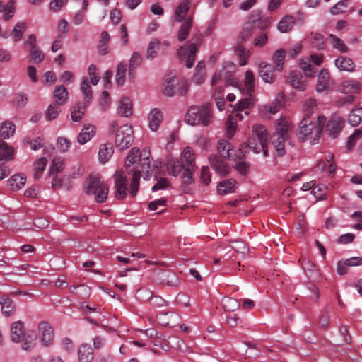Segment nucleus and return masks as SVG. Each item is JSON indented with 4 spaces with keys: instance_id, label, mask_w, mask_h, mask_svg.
<instances>
[{
    "instance_id": "nucleus-1",
    "label": "nucleus",
    "mask_w": 362,
    "mask_h": 362,
    "mask_svg": "<svg viewBox=\"0 0 362 362\" xmlns=\"http://www.w3.org/2000/svg\"><path fill=\"white\" fill-rule=\"evenodd\" d=\"M268 132L266 127L262 124H255L252 127V135L250 137L247 143L241 144L239 148L240 158L245 156L247 148L251 149L255 153L263 151L264 156H268Z\"/></svg>"
},
{
    "instance_id": "nucleus-2",
    "label": "nucleus",
    "mask_w": 362,
    "mask_h": 362,
    "mask_svg": "<svg viewBox=\"0 0 362 362\" xmlns=\"http://www.w3.org/2000/svg\"><path fill=\"white\" fill-rule=\"evenodd\" d=\"M326 121L323 115L318 116L317 119L310 116H305L298 124V138L303 141H308L310 143L318 140L321 136L322 128Z\"/></svg>"
},
{
    "instance_id": "nucleus-3",
    "label": "nucleus",
    "mask_w": 362,
    "mask_h": 362,
    "mask_svg": "<svg viewBox=\"0 0 362 362\" xmlns=\"http://www.w3.org/2000/svg\"><path fill=\"white\" fill-rule=\"evenodd\" d=\"M217 149L219 156H211L209 157V163L211 168L219 175H226L230 172V168L221 158L233 159L235 158V150L231 144L227 141L221 139L218 142Z\"/></svg>"
},
{
    "instance_id": "nucleus-4",
    "label": "nucleus",
    "mask_w": 362,
    "mask_h": 362,
    "mask_svg": "<svg viewBox=\"0 0 362 362\" xmlns=\"http://www.w3.org/2000/svg\"><path fill=\"white\" fill-rule=\"evenodd\" d=\"M254 105V99L249 95L248 98H245L239 100L236 104L233 111L228 116L226 122V133L228 137H232L237 128V122L243 119V114L248 115L250 110Z\"/></svg>"
},
{
    "instance_id": "nucleus-5",
    "label": "nucleus",
    "mask_w": 362,
    "mask_h": 362,
    "mask_svg": "<svg viewBox=\"0 0 362 362\" xmlns=\"http://www.w3.org/2000/svg\"><path fill=\"white\" fill-rule=\"evenodd\" d=\"M144 158L139 160V164L133 166V171L132 172V177L129 188V193L132 197H135L139 187V180L142 174H146L144 178L150 176L152 169L148 159L149 151L144 149Z\"/></svg>"
},
{
    "instance_id": "nucleus-6",
    "label": "nucleus",
    "mask_w": 362,
    "mask_h": 362,
    "mask_svg": "<svg viewBox=\"0 0 362 362\" xmlns=\"http://www.w3.org/2000/svg\"><path fill=\"white\" fill-rule=\"evenodd\" d=\"M211 107L204 105L200 107H190L186 113L185 121L191 125L208 126L211 123Z\"/></svg>"
},
{
    "instance_id": "nucleus-7",
    "label": "nucleus",
    "mask_w": 362,
    "mask_h": 362,
    "mask_svg": "<svg viewBox=\"0 0 362 362\" xmlns=\"http://www.w3.org/2000/svg\"><path fill=\"white\" fill-rule=\"evenodd\" d=\"M11 337L13 342L22 343L21 348L24 351H30L35 346V335L33 332H25L22 321H16L11 325Z\"/></svg>"
},
{
    "instance_id": "nucleus-8",
    "label": "nucleus",
    "mask_w": 362,
    "mask_h": 362,
    "mask_svg": "<svg viewBox=\"0 0 362 362\" xmlns=\"http://www.w3.org/2000/svg\"><path fill=\"white\" fill-rule=\"evenodd\" d=\"M291 124L286 118H280L276 123V132L272 137L276 153L279 156L285 154L284 142L288 139Z\"/></svg>"
},
{
    "instance_id": "nucleus-9",
    "label": "nucleus",
    "mask_w": 362,
    "mask_h": 362,
    "mask_svg": "<svg viewBox=\"0 0 362 362\" xmlns=\"http://www.w3.org/2000/svg\"><path fill=\"white\" fill-rule=\"evenodd\" d=\"M87 194H94L95 199L99 203L104 202L108 195V186L96 175H90L85 189Z\"/></svg>"
},
{
    "instance_id": "nucleus-10",
    "label": "nucleus",
    "mask_w": 362,
    "mask_h": 362,
    "mask_svg": "<svg viewBox=\"0 0 362 362\" xmlns=\"http://www.w3.org/2000/svg\"><path fill=\"white\" fill-rule=\"evenodd\" d=\"M180 162L185 173L184 182L191 183L192 174L197 169L194 151L189 146L185 147L180 154Z\"/></svg>"
},
{
    "instance_id": "nucleus-11",
    "label": "nucleus",
    "mask_w": 362,
    "mask_h": 362,
    "mask_svg": "<svg viewBox=\"0 0 362 362\" xmlns=\"http://www.w3.org/2000/svg\"><path fill=\"white\" fill-rule=\"evenodd\" d=\"M133 129L131 125L121 126L115 135V146L119 150L128 148L134 141Z\"/></svg>"
},
{
    "instance_id": "nucleus-12",
    "label": "nucleus",
    "mask_w": 362,
    "mask_h": 362,
    "mask_svg": "<svg viewBox=\"0 0 362 362\" xmlns=\"http://www.w3.org/2000/svg\"><path fill=\"white\" fill-rule=\"evenodd\" d=\"M115 197L117 199H124L127 194V178L122 170H117L114 175Z\"/></svg>"
},
{
    "instance_id": "nucleus-13",
    "label": "nucleus",
    "mask_w": 362,
    "mask_h": 362,
    "mask_svg": "<svg viewBox=\"0 0 362 362\" xmlns=\"http://www.w3.org/2000/svg\"><path fill=\"white\" fill-rule=\"evenodd\" d=\"M168 47L169 42L167 40L161 42L156 38L152 39L146 50V59H153L159 53H165Z\"/></svg>"
},
{
    "instance_id": "nucleus-14",
    "label": "nucleus",
    "mask_w": 362,
    "mask_h": 362,
    "mask_svg": "<svg viewBox=\"0 0 362 362\" xmlns=\"http://www.w3.org/2000/svg\"><path fill=\"white\" fill-rule=\"evenodd\" d=\"M226 67H231L233 68V64L231 62H226L224 67L223 69L216 71L212 77L211 80V85L215 86L216 85L219 81H221L223 78H224L226 85V86H233L239 88V83L236 78H230V77H228L227 73L226 71Z\"/></svg>"
},
{
    "instance_id": "nucleus-15",
    "label": "nucleus",
    "mask_w": 362,
    "mask_h": 362,
    "mask_svg": "<svg viewBox=\"0 0 362 362\" xmlns=\"http://www.w3.org/2000/svg\"><path fill=\"white\" fill-rule=\"evenodd\" d=\"M40 339L45 346L51 345L53 342L54 335L52 327L46 322H41L38 325Z\"/></svg>"
},
{
    "instance_id": "nucleus-16",
    "label": "nucleus",
    "mask_w": 362,
    "mask_h": 362,
    "mask_svg": "<svg viewBox=\"0 0 362 362\" xmlns=\"http://www.w3.org/2000/svg\"><path fill=\"white\" fill-rule=\"evenodd\" d=\"M344 121L339 116H333L328 121L326 126V132L332 137L336 138L341 132Z\"/></svg>"
},
{
    "instance_id": "nucleus-17",
    "label": "nucleus",
    "mask_w": 362,
    "mask_h": 362,
    "mask_svg": "<svg viewBox=\"0 0 362 362\" xmlns=\"http://www.w3.org/2000/svg\"><path fill=\"white\" fill-rule=\"evenodd\" d=\"M197 50L196 44H190L187 47H180L178 49V54L180 57H186V66L191 68L195 61V54Z\"/></svg>"
},
{
    "instance_id": "nucleus-18",
    "label": "nucleus",
    "mask_w": 362,
    "mask_h": 362,
    "mask_svg": "<svg viewBox=\"0 0 362 362\" xmlns=\"http://www.w3.org/2000/svg\"><path fill=\"white\" fill-rule=\"evenodd\" d=\"M192 2L190 0L181 1L175 9L173 18L177 23L186 19L187 14L190 9Z\"/></svg>"
},
{
    "instance_id": "nucleus-19",
    "label": "nucleus",
    "mask_w": 362,
    "mask_h": 362,
    "mask_svg": "<svg viewBox=\"0 0 362 362\" xmlns=\"http://www.w3.org/2000/svg\"><path fill=\"white\" fill-rule=\"evenodd\" d=\"M259 76L264 82L268 83H273L276 78L273 68L266 62L259 63Z\"/></svg>"
},
{
    "instance_id": "nucleus-20",
    "label": "nucleus",
    "mask_w": 362,
    "mask_h": 362,
    "mask_svg": "<svg viewBox=\"0 0 362 362\" xmlns=\"http://www.w3.org/2000/svg\"><path fill=\"white\" fill-rule=\"evenodd\" d=\"M331 86L332 83L328 71L326 69H322L317 76V81L315 86L316 91L321 93L328 90Z\"/></svg>"
},
{
    "instance_id": "nucleus-21",
    "label": "nucleus",
    "mask_w": 362,
    "mask_h": 362,
    "mask_svg": "<svg viewBox=\"0 0 362 362\" xmlns=\"http://www.w3.org/2000/svg\"><path fill=\"white\" fill-rule=\"evenodd\" d=\"M179 80L175 76H170L165 78L163 86L162 92L163 95L168 97H173L177 90Z\"/></svg>"
},
{
    "instance_id": "nucleus-22",
    "label": "nucleus",
    "mask_w": 362,
    "mask_h": 362,
    "mask_svg": "<svg viewBox=\"0 0 362 362\" xmlns=\"http://www.w3.org/2000/svg\"><path fill=\"white\" fill-rule=\"evenodd\" d=\"M96 133V128L95 126L91 124H86L83 126L82 129L77 137V141L81 145H83L88 142L92 138H93Z\"/></svg>"
},
{
    "instance_id": "nucleus-23",
    "label": "nucleus",
    "mask_w": 362,
    "mask_h": 362,
    "mask_svg": "<svg viewBox=\"0 0 362 362\" xmlns=\"http://www.w3.org/2000/svg\"><path fill=\"white\" fill-rule=\"evenodd\" d=\"M149 128L152 131H157L163 119V115L160 110L154 108L148 114Z\"/></svg>"
},
{
    "instance_id": "nucleus-24",
    "label": "nucleus",
    "mask_w": 362,
    "mask_h": 362,
    "mask_svg": "<svg viewBox=\"0 0 362 362\" xmlns=\"http://www.w3.org/2000/svg\"><path fill=\"white\" fill-rule=\"evenodd\" d=\"M114 153L113 146L110 143H105L100 146L98 158L100 163H106Z\"/></svg>"
},
{
    "instance_id": "nucleus-25",
    "label": "nucleus",
    "mask_w": 362,
    "mask_h": 362,
    "mask_svg": "<svg viewBox=\"0 0 362 362\" xmlns=\"http://www.w3.org/2000/svg\"><path fill=\"white\" fill-rule=\"evenodd\" d=\"M288 81L293 88L298 90L303 91L305 89V81L303 79L301 74L296 71H292L289 73Z\"/></svg>"
},
{
    "instance_id": "nucleus-26",
    "label": "nucleus",
    "mask_w": 362,
    "mask_h": 362,
    "mask_svg": "<svg viewBox=\"0 0 362 362\" xmlns=\"http://www.w3.org/2000/svg\"><path fill=\"white\" fill-rule=\"evenodd\" d=\"M165 166L168 173L173 176H177L183 170L181 162L176 158L168 156L167 157Z\"/></svg>"
},
{
    "instance_id": "nucleus-27",
    "label": "nucleus",
    "mask_w": 362,
    "mask_h": 362,
    "mask_svg": "<svg viewBox=\"0 0 362 362\" xmlns=\"http://www.w3.org/2000/svg\"><path fill=\"white\" fill-rule=\"evenodd\" d=\"M181 23L182 24L177 31V39L180 42L185 40L188 37L193 24V17L189 16Z\"/></svg>"
},
{
    "instance_id": "nucleus-28",
    "label": "nucleus",
    "mask_w": 362,
    "mask_h": 362,
    "mask_svg": "<svg viewBox=\"0 0 362 362\" xmlns=\"http://www.w3.org/2000/svg\"><path fill=\"white\" fill-rule=\"evenodd\" d=\"M14 148L5 141H0V164L3 165L13 159Z\"/></svg>"
},
{
    "instance_id": "nucleus-29",
    "label": "nucleus",
    "mask_w": 362,
    "mask_h": 362,
    "mask_svg": "<svg viewBox=\"0 0 362 362\" xmlns=\"http://www.w3.org/2000/svg\"><path fill=\"white\" fill-rule=\"evenodd\" d=\"M140 156L141 153L139 149L136 148H133L129 153L125 161V166L128 170L129 175L132 174V172L133 171V166L139 164L138 161L141 160L139 158Z\"/></svg>"
},
{
    "instance_id": "nucleus-30",
    "label": "nucleus",
    "mask_w": 362,
    "mask_h": 362,
    "mask_svg": "<svg viewBox=\"0 0 362 362\" xmlns=\"http://www.w3.org/2000/svg\"><path fill=\"white\" fill-rule=\"evenodd\" d=\"M334 64L337 69L342 71L352 72L355 69V64L353 60L346 57H339L334 60Z\"/></svg>"
},
{
    "instance_id": "nucleus-31",
    "label": "nucleus",
    "mask_w": 362,
    "mask_h": 362,
    "mask_svg": "<svg viewBox=\"0 0 362 362\" xmlns=\"http://www.w3.org/2000/svg\"><path fill=\"white\" fill-rule=\"evenodd\" d=\"M132 101L129 98H122L118 102L117 113L125 117H129L132 115Z\"/></svg>"
},
{
    "instance_id": "nucleus-32",
    "label": "nucleus",
    "mask_w": 362,
    "mask_h": 362,
    "mask_svg": "<svg viewBox=\"0 0 362 362\" xmlns=\"http://www.w3.org/2000/svg\"><path fill=\"white\" fill-rule=\"evenodd\" d=\"M237 182L233 179L221 182L217 186V191L220 194H227L235 192Z\"/></svg>"
},
{
    "instance_id": "nucleus-33",
    "label": "nucleus",
    "mask_w": 362,
    "mask_h": 362,
    "mask_svg": "<svg viewBox=\"0 0 362 362\" xmlns=\"http://www.w3.org/2000/svg\"><path fill=\"white\" fill-rule=\"evenodd\" d=\"M16 132V125L11 121H4L0 124V137L6 139L13 136Z\"/></svg>"
},
{
    "instance_id": "nucleus-34",
    "label": "nucleus",
    "mask_w": 362,
    "mask_h": 362,
    "mask_svg": "<svg viewBox=\"0 0 362 362\" xmlns=\"http://www.w3.org/2000/svg\"><path fill=\"white\" fill-rule=\"evenodd\" d=\"M157 320L163 326H175L178 316L173 312L162 313L157 315Z\"/></svg>"
},
{
    "instance_id": "nucleus-35",
    "label": "nucleus",
    "mask_w": 362,
    "mask_h": 362,
    "mask_svg": "<svg viewBox=\"0 0 362 362\" xmlns=\"http://www.w3.org/2000/svg\"><path fill=\"white\" fill-rule=\"evenodd\" d=\"M285 56L286 51L284 49H279L274 53L272 57V62L276 71H281L283 70Z\"/></svg>"
},
{
    "instance_id": "nucleus-36",
    "label": "nucleus",
    "mask_w": 362,
    "mask_h": 362,
    "mask_svg": "<svg viewBox=\"0 0 362 362\" xmlns=\"http://www.w3.org/2000/svg\"><path fill=\"white\" fill-rule=\"evenodd\" d=\"M79 362H92L93 360V353L90 346L82 344L78 349Z\"/></svg>"
},
{
    "instance_id": "nucleus-37",
    "label": "nucleus",
    "mask_w": 362,
    "mask_h": 362,
    "mask_svg": "<svg viewBox=\"0 0 362 362\" xmlns=\"http://www.w3.org/2000/svg\"><path fill=\"white\" fill-rule=\"evenodd\" d=\"M206 78L205 64L199 62L196 66V73L192 78V81L196 85L202 84Z\"/></svg>"
},
{
    "instance_id": "nucleus-38",
    "label": "nucleus",
    "mask_w": 362,
    "mask_h": 362,
    "mask_svg": "<svg viewBox=\"0 0 362 362\" xmlns=\"http://www.w3.org/2000/svg\"><path fill=\"white\" fill-rule=\"evenodd\" d=\"M333 158H334L333 154H329L327 156L326 160L329 163L327 164V163H325V161L320 160L317 163V164L315 165V170L323 171L326 169V168H327V171H328L329 174L334 175L335 170H336V165L333 163H330L333 160Z\"/></svg>"
},
{
    "instance_id": "nucleus-39",
    "label": "nucleus",
    "mask_w": 362,
    "mask_h": 362,
    "mask_svg": "<svg viewBox=\"0 0 362 362\" xmlns=\"http://www.w3.org/2000/svg\"><path fill=\"white\" fill-rule=\"evenodd\" d=\"M26 182V177L21 174L13 175L8 180V185L12 190H18L22 188Z\"/></svg>"
},
{
    "instance_id": "nucleus-40",
    "label": "nucleus",
    "mask_w": 362,
    "mask_h": 362,
    "mask_svg": "<svg viewBox=\"0 0 362 362\" xmlns=\"http://www.w3.org/2000/svg\"><path fill=\"white\" fill-rule=\"evenodd\" d=\"M361 89L360 83L354 80L344 81L340 87V90L346 93H358Z\"/></svg>"
},
{
    "instance_id": "nucleus-41",
    "label": "nucleus",
    "mask_w": 362,
    "mask_h": 362,
    "mask_svg": "<svg viewBox=\"0 0 362 362\" xmlns=\"http://www.w3.org/2000/svg\"><path fill=\"white\" fill-rule=\"evenodd\" d=\"M54 96L56 103L58 105H64L68 100V92L66 88L63 86H58L54 88Z\"/></svg>"
},
{
    "instance_id": "nucleus-42",
    "label": "nucleus",
    "mask_w": 362,
    "mask_h": 362,
    "mask_svg": "<svg viewBox=\"0 0 362 362\" xmlns=\"http://www.w3.org/2000/svg\"><path fill=\"white\" fill-rule=\"evenodd\" d=\"M88 103H84L83 104L76 105L71 112V119L74 122H79L85 115V111Z\"/></svg>"
},
{
    "instance_id": "nucleus-43",
    "label": "nucleus",
    "mask_w": 362,
    "mask_h": 362,
    "mask_svg": "<svg viewBox=\"0 0 362 362\" xmlns=\"http://www.w3.org/2000/svg\"><path fill=\"white\" fill-rule=\"evenodd\" d=\"M295 23V19L291 16H284L278 24V30L281 33H287L290 31Z\"/></svg>"
},
{
    "instance_id": "nucleus-44",
    "label": "nucleus",
    "mask_w": 362,
    "mask_h": 362,
    "mask_svg": "<svg viewBox=\"0 0 362 362\" xmlns=\"http://www.w3.org/2000/svg\"><path fill=\"white\" fill-rule=\"evenodd\" d=\"M244 87V90L248 95H250L254 91L255 76L251 71H247L245 74Z\"/></svg>"
},
{
    "instance_id": "nucleus-45",
    "label": "nucleus",
    "mask_w": 362,
    "mask_h": 362,
    "mask_svg": "<svg viewBox=\"0 0 362 362\" xmlns=\"http://www.w3.org/2000/svg\"><path fill=\"white\" fill-rule=\"evenodd\" d=\"M47 165V159L44 157L39 158L33 164V177L38 179L41 177Z\"/></svg>"
},
{
    "instance_id": "nucleus-46",
    "label": "nucleus",
    "mask_w": 362,
    "mask_h": 362,
    "mask_svg": "<svg viewBox=\"0 0 362 362\" xmlns=\"http://www.w3.org/2000/svg\"><path fill=\"white\" fill-rule=\"evenodd\" d=\"M0 304L1 305V310L4 315H11L15 310V305L12 300L7 297L0 298Z\"/></svg>"
},
{
    "instance_id": "nucleus-47",
    "label": "nucleus",
    "mask_w": 362,
    "mask_h": 362,
    "mask_svg": "<svg viewBox=\"0 0 362 362\" xmlns=\"http://www.w3.org/2000/svg\"><path fill=\"white\" fill-rule=\"evenodd\" d=\"M25 28L26 25L23 22H18L16 24L11 33V36L12 37L13 42H18L21 40L23 35L25 31Z\"/></svg>"
},
{
    "instance_id": "nucleus-48",
    "label": "nucleus",
    "mask_w": 362,
    "mask_h": 362,
    "mask_svg": "<svg viewBox=\"0 0 362 362\" xmlns=\"http://www.w3.org/2000/svg\"><path fill=\"white\" fill-rule=\"evenodd\" d=\"M235 54L239 58V64L240 66H245L247 62L250 57V52L247 50L243 45H238L235 49Z\"/></svg>"
},
{
    "instance_id": "nucleus-49",
    "label": "nucleus",
    "mask_w": 362,
    "mask_h": 362,
    "mask_svg": "<svg viewBox=\"0 0 362 362\" xmlns=\"http://www.w3.org/2000/svg\"><path fill=\"white\" fill-rule=\"evenodd\" d=\"M362 121V107H356L352 110L349 117V122L352 126H358Z\"/></svg>"
},
{
    "instance_id": "nucleus-50",
    "label": "nucleus",
    "mask_w": 362,
    "mask_h": 362,
    "mask_svg": "<svg viewBox=\"0 0 362 362\" xmlns=\"http://www.w3.org/2000/svg\"><path fill=\"white\" fill-rule=\"evenodd\" d=\"M60 105L57 103L50 104L45 112V118L47 121L56 119L60 112Z\"/></svg>"
},
{
    "instance_id": "nucleus-51",
    "label": "nucleus",
    "mask_w": 362,
    "mask_h": 362,
    "mask_svg": "<svg viewBox=\"0 0 362 362\" xmlns=\"http://www.w3.org/2000/svg\"><path fill=\"white\" fill-rule=\"evenodd\" d=\"M81 90L83 94V97L86 103H89L92 99V91L87 78L83 77L81 83Z\"/></svg>"
},
{
    "instance_id": "nucleus-52",
    "label": "nucleus",
    "mask_w": 362,
    "mask_h": 362,
    "mask_svg": "<svg viewBox=\"0 0 362 362\" xmlns=\"http://www.w3.org/2000/svg\"><path fill=\"white\" fill-rule=\"evenodd\" d=\"M304 74L308 77H313L316 69L310 64L308 59H301L300 62Z\"/></svg>"
},
{
    "instance_id": "nucleus-53",
    "label": "nucleus",
    "mask_w": 362,
    "mask_h": 362,
    "mask_svg": "<svg viewBox=\"0 0 362 362\" xmlns=\"http://www.w3.org/2000/svg\"><path fill=\"white\" fill-rule=\"evenodd\" d=\"M139 293L144 294L143 298H150L151 304L154 307H160L165 303V300L159 296L152 297V293L150 291H139Z\"/></svg>"
},
{
    "instance_id": "nucleus-54",
    "label": "nucleus",
    "mask_w": 362,
    "mask_h": 362,
    "mask_svg": "<svg viewBox=\"0 0 362 362\" xmlns=\"http://www.w3.org/2000/svg\"><path fill=\"white\" fill-rule=\"evenodd\" d=\"M127 71V65L120 62L118 64L115 80L118 86H122L125 81V75Z\"/></svg>"
},
{
    "instance_id": "nucleus-55",
    "label": "nucleus",
    "mask_w": 362,
    "mask_h": 362,
    "mask_svg": "<svg viewBox=\"0 0 362 362\" xmlns=\"http://www.w3.org/2000/svg\"><path fill=\"white\" fill-rule=\"evenodd\" d=\"M329 40L332 46L339 50L343 53H346L348 52L349 49L347 46L344 43V42L339 37L334 36V35H329Z\"/></svg>"
},
{
    "instance_id": "nucleus-56",
    "label": "nucleus",
    "mask_w": 362,
    "mask_h": 362,
    "mask_svg": "<svg viewBox=\"0 0 362 362\" xmlns=\"http://www.w3.org/2000/svg\"><path fill=\"white\" fill-rule=\"evenodd\" d=\"M222 303L226 311H235L239 308L238 301L233 298H224Z\"/></svg>"
},
{
    "instance_id": "nucleus-57",
    "label": "nucleus",
    "mask_w": 362,
    "mask_h": 362,
    "mask_svg": "<svg viewBox=\"0 0 362 362\" xmlns=\"http://www.w3.org/2000/svg\"><path fill=\"white\" fill-rule=\"evenodd\" d=\"M349 5V0H341V1L337 3L334 6H332L330 9V13L332 15H338L345 11L346 8H348Z\"/></svg>"
},
{
    "instance_id": "nucleus-58",
    "label": "nucleus",
    "mask_w": 362,
    "mask_h": 362,
    "mask_svg": "<svg viewBox=\"0 0 362 362\" xmlns=\"http://www.w3.org/2000/svg\"><path fill=\"white\" fill-rule=\"evenodd\" d=\"M29 52L30 61L33 63H40L45 58L42 51L38 47L30 49Z\"/></svg>"
},
{
    "instance_id": "nucleus-59",
    "label": "nucleus",
    "mask_w": 362,
    "mask_h": 362,
    "mask_svg": "<svg viewBox=\"0 0 362 362\" xmlns=\"http://www.w3.org/2000/svg\"><path fill=\"white\" fill-rule=\"evenodd\" d=\"M65 167V161L62 158H54L50 167V173L61 172Z\"/></svg>"
},
{
    "instance_id": "nucleus-60",
    "label": "nucleus",
    "mask_w": 362,
    "mask_h": 362,
    "mask_svg": "<svg viewBox=\"0 0 362 362\" xmlns=\"http://www.w3.org/2000/svg\"><path fill=\"white\" fill-rule=\"evenodd\" d=\"M142 62L141 55L138 52H134L130 60H129V75L131 76L132 71L137 67H139Z\"/></svg>"
},
{
    "instance_id": "nucleus-61",
    "label": "nucleus",
    "mask_w": 362,
    "mask_h": 362,
    "mask_svg": "<svg viewBox=\"0 0 362 362\" xmlns=\"http://www.w3.org/2000/svg\"><path fill=\"white\" fill-rule=\"evenodd\" d=\"M362 130L361 129H356L351 135L349 136L347 141L348 149H351L356 143L361 138Z\"/></svg>"
},
{
    "instance_id": "nucleus-62",
    "label": "nucleus",
    "mask_w": 362,
    "mask_h": 362,
    "mask_svg": "<svg viewBox=\"0 0 362 362\" xmlns=\"http://www.w3.org/2000/svg\"><path fill=\"white\" fill-rule=\"evenodd\" d=\"M57 145L62 152H66L70 148L71 142L67 138L62 136L57 139Z\"/></svg>"
},
{
    "instance_id": "nucleus-63",
    "label": "nucleus",
    "mask_w": 362,
    "mask_h": 362,
    "mask_svg": "<svg viewBox=\"0 0 362 362\" xmlns=\"http://www.w3.org/2000/svg\"><path fill=\"white\" fill-rule=\"evenodd\" d=\"M316 107L315 100L308 98L305 100L303 104V110L305 112V116H310L309 115L313 113Z\"/></svg>"
},
{
    "instance_id": "nucleus-64",
    "label": "nucleus",
    "mask_w": 362,
    "mask_h": 362,
    "mask_svg": "<svg viewBox=\"0 0 362 362\" xmlns=\"http://www.w3.org/2000/svg\"><path fill=\"white\" fill-rule=\"evenodd\" d=\"M253 29L252 25L246 23L239 35L241 42L246 41L251 36Z\"/></svg>"
}]
</instances>
